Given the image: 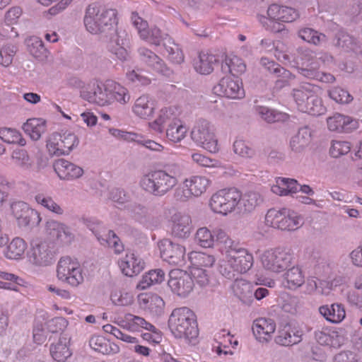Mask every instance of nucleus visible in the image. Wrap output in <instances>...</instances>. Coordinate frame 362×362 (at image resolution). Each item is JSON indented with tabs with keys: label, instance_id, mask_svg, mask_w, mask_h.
Listing matches in <instances>:
<instances>
[{
	"label": "nucleus",
	"instance_id": "obj_1",
	"mask_svg": "<svg viewBox=\"0 0 362 362\" xmlns=\"http://www.w3.org/2000/svg\"><path fill=\"white\" fill-rule=\"evenodd\" d=\"M195 243L202 248H213L216 244L221 254L218 269L228 279H233L240 274L248 272L254 264L253 255L229 237L219 227L210 230L207 227L198 228L194 235Z\"/></svg>",
	"mask_w": 362,
	"mask_h": 362
},
{
	"label": "nucleus",
	"instance_id": "obj_2",
	"mask_svg": "<svg viewBox=\"0 0 362 362\" xmlns=\"http://www.w3.org/2000/svg\"><path fill=\"white\" fill-rule=\"evenodd\" d=\"M117 15L115 9L93 4L86 8L84 25L90 33L109 37L108 50L119 60L124 62L129 58L124 47L128 35L124 29L117 28Z\"/></svg>",
	"mask_w": 362,
	"mask_h": 362
},
{
	"label": "nucleus",
	"instance_id": "obj_3",
	"mask_svg": "<svg viewBox=\"0 0 362 362\" xmlns=\"http://www.w3.org/2000/svg\"><path fill=\"white\" fill-rule=\"evenodd\" d=\"M264 202L262 195L257 191L242 193L237 188L221 189L214 193L209 200V207L215 213L227 216L233 212L249 214Z\"/></svg>",
	"mask_w": 362,
	"mask_h": 362
},
{
	"label": "nucleus",
	"instance_id": "obj_4",
	"mask_svg": "<svg viewBox=\"0 0 362 362\" xmlns=\"http://www.w3.org/2000/svg\"><path fill=\"white\" fill-rule=\"evenodd\" d=\"M182 175V168L179 163H168L163 169L151 170L143 175L139 186L147 193L163 197L177 186Z\"/></svg>",
	"mask_w": 362,
	"mask_h": 362
},
{
	"label": "nucleus",
	"instance_id": "obj_5",
	"mask_svg": "<svg viewBox=\"0 0 362 362\" xmlns=\"http://www.w3.org/2000/svg\"><path fill=\"white\" fill-rule=\"evenodd\" d=\"M81 96L88 103L100 107H107L115 103L126 105L131 99L128 89L112 80L94 83L91 87L82 90Z\"/></svg>",
	"mask_w": 362,
	"mask_h": 362
},
{
	"label": "nucleus",
	"instance_id": "obj_6",
	"mask_svg": "<svg viewBox=\"0 0 362 362\" xmlns=\"http://www.w3.org/2000/svg\"><path fill=\"white\" fill-rule=\"evenodd\" d=\"M317 90L318 88L310 83H302L293 89L291 95L299 111L315 116L326 112L327 108Z\"/></svg>",
	"mask_w": 362,
	"mask_h": 362
},
{
	"label": "nucleus",
	"instance_id": "obj_7",
	"mask_svg": "<svg viewBox=\"0 0 362 362\" xmlns=\"http://www.w3.org/2000/svg\"><path fill=\"white\" fill-rule=\"evenodd\" d=\"M168 327L176 338L191 340L198 335L195 315L187 307L177 308L172 311L168 319Z\"/></svg>",
	"mask_w": 362,
	"mask_h": 362
},
{
	"label": "nucleus",
	"instance_id": "obj_8",
	"mask_svg": "<svg viewBox=\"0 0 362 362\" xmlns=\"http://www.w3.org/2000/svg\"><path fill=\"white\" fill-rule=\"evenodd\" d=\"M293 259L291 250L284 247L264 250L258 256L261 267L267 272L276 274L287 269L291 265Z\"/></svg>",
	"mask_w": 362,
	"mask_h": 362
},
{
	"label": "nucleus",
	"instance_id": "obj_9",
	"mask_svg": "<svg viewBox=\"0 0 362 362\" xmlns=\"http://www.w3.org/2000/svg\"><path fill=\"white\" fill-rule=\"evenodd\" d=\"M300 17L298 10L294 8L272 4L267 9V16H261L259 18L261 24L273 33H279L285 29L283 23H291Z\"/></svg>",
	"mask_w": 362,
	"mask_h": 362
},
{
	"label": "nucleus",
	"instance_id": "obj_10",
	"mask_svg": "<svg viewBox=\"0 0 362 362\" xmlns=\"http://www.w3.org/2000/svg\"><path fill=\"white\" fill-rule=\"evenodd\" d=\"M267 226L282 230H296L303 224V218L294 211L287 209H269L265 216Z\"/></svg>",
	"mask_w": 362,
	"mask_h": 362
},
{
	"label": "nucleus",
	"instance_id": "obj_11",
	"mask_svg": "<svg viewBox=\"0 0 362 362\" xmlns=\"http://www.w3.org/2000/svg\"><path fill=\"white\" fill-rule=\"evenodd\" d=\"M191 139L197 146L211 153L219 151L218 141L214 126L207 120H199L191 131Z\"/></svg>",
	"mask_w": 362,
	"mask_h": 362
},
{
	"label": "nucleus",
	"instance_id": "obj_12",
	"mask_svg": "<svg viewBox=\"0 0 362 362\" xmlns=\"http://www.w3.org/2000/svg\"><path fill=\"white\" fill-rule=\"evenodd\" d=\"M84 276L83 269L76 259L64 256L58 261L57 276L59 280L77 287L84 281Z\"/></svg>",
	"mask_w": 362,
	"mask_h": 362
},
{
	"label": "nucleus",
	"instance_id": "obj_13",
	"mask_svg": "<svg viewBox=\"0 0 362 362\" xmlns=\"http://www.w3.org/2000/svg\"><path fill=\"white\" fill-rule=\"evenodd\" d=\"M83 221L84 224L95 234L102 245L112 248L116 254H120L124 251V245L114 231L107 230L103 225L95 218H84Z\"/></svg>",
	"mask_w": 362,
	"mask_h": 362
},
{
	"label": "nucleus",
	"instance_id": "obj_14",
	"mask_svg": "<svg viewBox=\"0 0 362 362\" xmlns=\"http://www.w3.org/2000/svg\"><path fill=\"white\" fill-rule=\"evenodd\" d=\"M211 181L204 176H192L183 182L182 187L176 188L175 198L180 202H187L192 197H199L209 187Z\"/></svg>",
	"mask_w": 362,
	"mask_h": 362
},
{
	"label": "nucleus",
	"instance_id": "obj_15",
	"mask_svg": "<svg viewBox=\"0 0 362 362\" xmlns=\"http://www.w3.org/2000/svg\"><path fill=\"white\" fill-rule=\"evenodd\" d=\"M131 22L137 30L139 37L151 45L159 46L163 41L168 40L169 38L168 34L158 27L149 28L148 22L140 17L136 12L132 13Z\"/></svg>",
	"mask_w": 362,
	"mask_h": 362
},
{
	"label": "nucleus",
	"instance_id": "obj_16",
	"mask_svg": "<svg viewBox=\"0 0 362 362\" xmlns=\"http://www.w3.org/2000/svg\"><path fill=\"white\" fill-rule=\"evenodd\" d=\"M11 209L19 228L37 226L41 221L40 214L25 202H14L11 204Z\"/></svg>",
	"mask_w": 362,
	"mask_h": 362
},
{
	"label": "nucleus",
	"instance_id": "obj_17",
	"mask_svg": "<svg viewBox=\"0 0 362 362\" xmlns=\"http://www.w3.org/2000/svg\"><path fill=\"white\" fill-rule=\"evenodd\" d=\"M168 285L174 294L185 298L192 291L194 281L187 272L173 269L169 273Z\"/></svg>",
	"mask_w": 362,
	"mask_h": 362
},
{
	"label": "nucleus",
	"instance_id": "obj_18",
	"mask_svg": "<svg viewBox=\"0 0 362 362\" xmlns=\"http://www.w3.org/2000/svg\"><path fill=\"white\" fill-rule=\"evenodd\" d=\"M213 91L217 95L235 100L242 99L245 95L242 82L231 76L222 78L214 86Z\"/></svg>",
	"mask_w": 362,
	"mask_h": 362
},
{
	"label": "nucleus",
	"instance_id": "obj_19",
	"mask_svg": "<svg viewBox=\"0 0 362 362\" xmlns=\"http://www.w3.org/2000/svg\"><path fill=\"white\" fill-rule=\"evenodd\" d=\"M163 259L172 265H184L185 263V247L178 243L165 239L158 243Z\"/></svg>",
	"mask_w": 362,
	"mask_h": 362
},
{
	"label": "nucleus",
	"instance_id": "obj_20",
	"mask_svg": "<svg viewBox=\"0 0 362 362\" xmlns=\"http://www.w3.org/2000/svg\"><path fill=\"white\" fill-rule=\"evenodd\" d=\"M271 190L274 194L279 196H286L298 191L308 195H313L315 193L310 186L300 185L296 180L286 177L276 178V184L272 186Z\"/></svg>",
	"mask_w": 362,
	"mask_h": 362
},
{
	"label": "nucleus",
	"instance_id": "obj_21",
	"mask_svg": "<svg viewBox=\"0 0 362 362\" xmlns=\"http://www.w3.org/2000/svg\"><path fill=\"white\" fill-rule=\"evenodd\" d=\"M138 54L140 60L155 72L170 76L173 71L165 62L156 53L146 47H141L138 49Z\"/></svg>",
	"mask_w": 362,
	"mask_h": 362
},
{
	"label": "nucleus",
	"instance_id": "obj_22",
	"mask_svg": "<svg viewBox=\"0 0 362 362\" xmlns=\"http://www.w3.org/2000/svg\"><path fill=\"white\" fill-rule=\"evenodd\" d=\"M62 245L70 244L74 235L66 225L57 221H47V240Z\"/></svg>",
	"mask_w": 362,
	"mask_h": 362
},
{
	"label": "nucleus",
	"instance_id": "obj_23",
	"mask_svg": "<svg viewBox=\"0 0 362 362\" xmlns=\"http://www.w3.org/2000/svg\"><path fill=\"white\" fill-rule=\"evenodd\" d=\"M171 232L173 236L180 238H188L193 230L191 216L185 213H175L170 218Z\"/></svg>",
	"mask_w": 362,
	"mask_h": 362
},
{
	"label": "nucleus",
	"instance_id": "obj_24",
	"mask_svg": "<svg viewBox=\"0 0 362 362\" xmlns=\"http://www.w3.org/2000/svg\"><path fill=\"white\" fill-rule=\"evenodd\" d=\"M276 328L275 321L272 318L259 317L252 323V332L256 339L259 342L269 341Z\"/></svg>",
	"mask_w": 362,
	"mask_h": 362
},
{
	"label": "nucleus",
	"instance_id": "obj_25",
	"mask_svg": "<svg viewBox=\"0 0 362 362\" xmlns=\"http://www.w3.org/2000/svg\"><path fill=\"white\" fill-rule=\"evenodd\" d=\"M139 307L153 317H159L164 313L165 302L157 294L141 293L138 296Z\"/></svg>",
	"mask_w": 362,
	"mask_h": 362
},
{
	"label": "nucleus",
	"instance_id": "obj_26",
	"mask_svg": "<svg viewBox=\"0 0 362 362\" xmlns=\"http://www.w3.org/2000/svg\"><path fill=\"white\" fill-rule=\"evenodd\" d=\"M301 340L302 332L289 324L279 326L274 338L275 343L282 346H293Z\"/></svg>",
	"mask_w": 362,
	"mask_h": 362
},
{
	"label": "nucleus",
	"instance_id": "obj_27",
	"mask_svg": "<svg viewBox=\"0 0 362 362\" xmlns=\"http://www.w3.org/2000/svg\"><path fill=\"white\" fill-rule=\"evenodd\" d=\"M316 341L321 345L339 348L344 343V336L333 327H323L315 332Z\"/></svg>",
	"mask_w": 362,
	"mask_h": 362
},
{
	"label": "nucleus",
	"instance_id": "obj_28",
	"mask_svg": "<svg viewBox=\"0 0 362 362\" xmlns=\"http://www.w3.org/2000/svg\"><path fill=\"white\" fill-rule=\"evenodd\" d=\"M53 168L61 180H72L79 178L83 174V170L81 167L65 159L56 160Z\"/></svg>",
	"mask_w": 362,
	"mask_h": 362
},
{
	"label": "nucleus",
	"instance_id": "obj_29",
	"mask_svg": "<svg viewBox=\"0 0 362 362\" xmlns=\"http://www.w3.org/2000/svg\"><path fill=\"white\" fill-rule=\"evenodd\" d=\"M122 272L127 276H133L139 274L144 268V262L134 252H129L119 262Z\"/></svg>",
	"mask_w": 362,
	"mask_h": 362
},
{
	"label": "nucleus",
	"instance_id": "obj_30",
	"mask_svg": "<svg viewBox=\"0 0 362 362\" xmlns=\"http://www.w3.org/2000/svg\"><path fill=\"white\" fill-rule=\"evenodd\" d=\"M281 284L285 288L296 290L305 283V276L300 267L296 265L285 270Z\"/></svg>",
	"mask_w": 362,
	"mask_h": 362
},
{
	"label": "nucleus",
	"instance_id": "obj_31",
	"mask_svg": "<svg viewBox=\"0 0 362 362\" xmlns=\"http://www.w3.org/2000/svg\"><path fill=\"white\" fill-rule=\"evenodd\" d=\"M313 132L308 127L300 128L298 132L292 136L289 141V147L295 153H302L312 141Z\"/></svg>",
	"mask_w": 362,
	"mask_h": 362
},
{
	"label": "nucleus",
	"instance_id": "obj_32",
	"mask_svg": "<svg viewBox=\"0 0 362 362\" xmlns=\"http://www.w3.org/2000/svg\"><path fill=\"white\" fill-rule=\"evenodd\" d=\"M60 142H54L50 141V146L53 147V151L49 148V153L55 156L68 155L71 151L78 144V139L74 134L69 133L64 134Z\"/></svg>",
	"mask_w": 362,
	"mask_h": 362
},
{
	"label": "nucleus",
	"instance_id": "obj_33",
	"mask_svg": "<svg viewBox=\"0 0 362 362\" xmlns=\"http://www.w3.org/2000/svg\"><path fill=\"white\" fill-rule=\"evenodd\" d=\"M154 110V104L148 95H142L136 98L132 107L134 115L142 119L151 118Z\"/></svg>",
	"mask_w": 362,
	"mask_h": 362
},
{
	"label": "nucleus",
	"instance_id": "obj_34",
	"mask_svg": "<svg viewBox=\"0 0 362 362\" xmlns=\"http://www.w3.org/2000/svg\"><path fill=\"white\" fill-rule=\"evenodd\" d=\"M89 346L93 351L102 354H115L119 352V346L100 335H93L88 341Z\"/></svg>",
	"mask_w": 362,
	"mask_h": 362
},
{
	"label": "nucleus",
	"instance_id": "obj_35",
	"mask_svg": "<svg viewBox=\"0 0 362 362\" xmlns=\"http://www.w3.org/2000/svg\"><path fill=\"white\" fill-rule=\"evenodd\" d=\"M319 313L327 321L333 324L340 323L346 317L344 305L337 303L321 305Z\"/></svg>",
	"mask_w": 362,
	"mask_h": 362
},
{
	"label": "nucleus",
	"instance_id": "obj_36",
	"mask_svg": "<svg viewBox=\"0 0 362 362\" xmlns=\"http://www.w3.org/2000/svg\"><path fill=\"white\" fill-rule=\"evenodd\" d=\"M232 290L243 303L250 305L253 302V286L247 280L236 279L233 284Z\"/></svg>",
	"mask_w": 362,
	"mask_h": 362
},
{
	"label": "nucleus",
	"instance_id": "obj_37",
	"mask_svg": "<svg viewBox=\"0 0 362 362\" xmlns=\"http://www.w3.org/2000/svg\"><path fill=\"white\" fill-rule=\"evenodd\" d=\"M4 251L5 257L11 260H20L24 257L27 249V243L20 237L13 238Z\"/></svg>",
	"mask_w": 362,
	"mask_h": 362
},
{
	"label": "nucleus",
	"instance_id": "obj_38",
	"mask_svg": "<svg viewBox=\"0 0 362 362\" xmlns=\"http://www.w3.org/2000/svg\"><path fill=\"white\" fill-rule=\"evenodd\" d=\"M218 62L217 57L207 52H201L194 60L195 71L201 74H209L214 70V65Z\"/></svg>",
	"mask_w": 362,
	"mask_h": 362
},
{
	"label": "nucleus",
	"instance_id": "obj_39",
	"mask_svg": "<svg viewBox=\"0 0 362 362\" xmlns=\"http://www.w3.org/2000/svg\"><path fill=\"white\" fill-rule=\"evenodd\" d=\"M31 248L28 260L35 267H42L45 263V241L42 238H35L31 242Z\"/></svg>",
	"mask_w": 362,
	"mask_h": 362
},
{
	"label": "nucleus",
	"instance_id": "obj_40",
	"mask_svg": "<svg viewBox=\"0 0 362 362\" xmlns=\"http://www.w3.org/2000/svg\"><path fill=\"white\" fill-rule=\"evenodd\" d=\"M261 64L264 66L271 73L283 76V78L276 80V88H281L288 85V79L293 78V76L290 73V71L284 69L279 64H276L273 61H270L267 58H262Z\"/></svg>",
	"mask_w": 362,
	"mask_h": 362
},
{
	"label": "nucleus",
	"instance_id": "obj_41",
	"mask_svg": "<svg viewBox=\"0 0 362 362\" xmlns=\"http://www.w3.org/2000/svg\"><path fill=\"white\" fill-rule=\"evenodd\" d=\"M307 66V68L299 69V73L302 76L323 83H333L335 81L332 74L319 71L315 62H310Z\"/></svg>",
	"mask_w": 362,
	"mask_h": 362
},
{
	"label": "nucleus",
	"instance_id": "obj_42",
	"mask_svg": "<svg viewBox=\"0 0 362 362\" xmlns=\"http://www.w3.org/2000/svg\"><path fill=\"white\" fill-rule=\"evenodd\" d=\"M23 129L33 140H38L45 132V120L42 118H32L23 125Z\"/></svg>",
	"mask_w": 362,
	"mask_h": 362
},
{
	"label": "nucleus",
	"instance_id": "obj_43",
	"mask_svg": "<svg viewBox=\"0 0 362 362\" xmlns=\"http://www.w3.org/2000/svg\"><path fill=\"white\" fill-rule=\"evenodd\" d=\"M187 130V126L182 121L179 119H174L166 129V136L170 141L177 143L186 136Z\"/></svg>",
	"mask_w": 362,
	"mask_h": 362
},
{
	"label": "nucleus",
	"instance_id": "obj_44",
	"mask_svg": "<svg viewBox=\"0 0 362 362\" xmlns=\"http://www.w3.org/2000/svg\"><path fill=\"white\" fill-rule=\"evenodd\" d=\"M128 210L135 220L146 227L151 226L152 216L151 210L148 207L143 204L135 203L128 205Z\"/></svg>",
	"mask_w": 362,
	"mask_h": 362
},
{
	"label": "nucleus",
	"instance_id": "obj_45",
	"mask_svg": "<svg viewBox=\"0 0 362 362\" xmlns=\"http://www.w3.org/2000/svg\"><path fill=\"white\" fill-rule=\"evenodd\" d=\"M165 279V273L160 269L151 270L142 276L136 288L139 290H145L153 284H158Z\"/></svg>",
	"mask_w": 362,
	"mask_h": 362
},
{
	"label": "nucleus",
	"instance_id": "obj_46",
	"mask_svg": "<svg viewBox=\"0 0 362 362\" xmlns=\"http://www.w3.org/2000/svg\"><path fill=\"white\" fill-rule=\"evenodd\" d=\"M123 322L125 323L124 327L132 332H138L141 329H153V325L144 318L131 313L124 315Z\"/></svg>",
	"mask_w": 362,
	"mask_h": 362
},
{
	"label": "nucleus",
	"instance_id": "obj_47",
	"mask_svg": "<svg viewBox=\"0 0 362 362\" xmlns=\"http://www.w3.org/2000/svg\"><path fill=\"white\" fill-rule=\"evenodd\" d=\"M352 122L354 120L351 117L339 113H335L327 119L328 129L332 132L347 130L349 129L348 125Z\"/></svg>",
	"mask_w": 362,
	"mask_h": 362
},
{
	"label": "nucleus",
	"instance_id": "obj_48",
	"mask_svg": "<svg viewBox=\"0 0 362 362\" xmlns=\"http://www.w3.org/2000/svg\"><path fill=\"white\" fill-rule=\"evenodd\" d=\"M222 69L228 71L233 76L245 72L246 66L242 59L235 55L226 56L222 64Z\"/></svg>",
	"mask_w": 362,
	"mask_h": 362
},
{
	"label": "nucleus",
	"instance_id": "obj_49",
	"mask_svg": "<svg viewBox=\"0 0 362 362\" xmlns=\"http://www.w3.org/2000/svg\"><path fill=\"white\" fill-rule=\"evenodd\" d=\"M168 54V59L173 64H180L184 62L185 57L179 45L175 44L173 39L168 38L163 44Z\"/></svg>",
	"mask_w": 362,
	"mask_h": 362
},
{
	"label": "nucleus",
	"instance_id": "obj_50",
	"mask_svg": "<svg viewBox=\"0 0 362 362\" xmlns=\"http://www.w3.org/2000/svg\"><path fill=\"white\" fill-rule=\"evenodd\" d=\"M298 36L303 40L315 45H320L327 41V37L325 34L309 28L300 30Z\"/></svg>",
	"mask_w": 362,
	"mask_h": 362
},
{
	"label": "nucleus",
	"instance_id": "obj_51",
	"mask_svg": "<svg viewBox=\"0 0 362 362\" xmlns=\"http://www.w3.org/2000/svg\"><path fill=\"white\" fill-rule=\"evenodd\" d=\"M189 259L196 267H210L213 266L216 260L214 255L199 252H190Z\"/></svg>",
	"mask_w": 362,
	"mask_h": 362
},
{
	"label": "nucleus",
	"instance_id": "obj_52",
	"mask_svg": "<svg viewBox=\"0 0 362 362\" xmlns=\"http://www.w3.org/2000/svg\"><path fill=\"white\" fill-rule=\"evenodd\" d=\"M0 139L8 144H18L21 146H24L26 144L21 133L14 129L1 128Z\"/></svg>",
	"mask_w": 362,
	"mask_h": 362
},
{
	"label": "nucleus",
	"instance_id": "obj_53",
	"mask_svg": "<svg viewBox=\"0 0 362 362\" xmlns=\"http://www.w3.org/2000/svg\"><path fill=\"white\" fill-rule=\"evenodd\" d=\"M50 354L54 360L58 362H64L71 353L65 343L59 341L56 344H52L50 346Z\"/></svg>",
	"mask_w": 362,
	"mask_h": 362
},
{
	"label": "nucleus",
	"instance_id": "obj_54",
	"mask_svg": "<svg viewBox=\"0 0 362 362\" xmlns=\"http://www.w3.org/2000/svg\"><path fill=\"white\" fill-rule=\"evenodd\" d=\"M336 45L346 51L356 52L358 45L357 40L348 33L341 31L337 34Z\"/></svg>",
	"mask_w": 362,
	"mask_h": 362
},
{
	"label": "nucleus",
	"instance_id": "obj_55",
	"mask_svg": "<svg viewBox=\"0 0 362 362\" xmlns=\"http://www.w3.org/2000/svg\"><path fill=\"white\" fill-rule=\"evenodd\" d=\"M16 46L11 44H6L0 47V65L8 67L13 62L17 52Z\"/></svg>",
	"mask_w": 362,
	"mask_h": 362
},
{
	"label": "nucleus",
	"instance_id": "obj_56",
	"mask_svg": "<svg viewBox=\"0 0 362 362\" xmlns=\"http://www.w3.org/2000/svg\"><path fill=\"white\" fill-rule=\"evenodd\" d=\"M256 111L262 119L268 123H273L284 119V115L265 106H257Z\"/></svg>",
	"mask_w": 362,
	"mask_h": 362
},
{
	"label": "nucleus",
	"instance_id": "obj_57",
	"mask_svg": "<svg viewBox=\"0 0 362 362\" xmlns=\"http://www.w3.org/2000/svg\"><path fill=\"white\" fill-rule=\"evenodd\" d=\"M29 52L35 58L42 56L45 49L42 40L37 36H31L26 40Z\"/></svg>",
	"mask_w": 362,
	"mask_h": 362
},
{
	"label": "nucleus",
	"instance_id": "obj_58",
	"mask_svg": "<svg viewBox=\"0 0 362 362\" xmlns=\"http://www.w3.org/2000/svg\"><path fill=\"white\" fill-rule=\"evenodd\" d=\"M112 302L118 306H127L134 301L133 295L127 291L122 290H115L111 293Z\"/></svg>",
	"mask_w": 362,
	"mask_h": 362
},
{
	"label": "nucleus",
	"instance_id": "obj_59",
	"mask_svg": "<svg viewBox=\"0 0 362 362\" xmlns=\"http://www.w3.org/2000/svg\"><path fill=\"white\" fill-rule=\"evenodd\" d=\"M329 97L337 103L346 104L353 100L349 93L340 87H333L328 90Z\"/></svg>",
	"mask_w": 362,
	"mask_h": 362
},
{
	"label": "nucleus",
	"instance_id": "obj_60",
	"mask_svg": "<svg viewBox=\"0 0 362 362\" xmlns=\"http://www.w3.org/2000/svg\"><path fill=\"white\" fill-rule=\"evenodd\" d=\"M233 150L235 154L245 158H251L255 154V150L242 139H237L234 141Z\"/></svg>",
	"mask_w": 362,
	"mask_h": 362
},
{
	"label": "nucleus",
	"instance_id": "obj_61",
	"mask_svg": "<svg viewBox=\"0 0 362 362\" xmlns=\"http://www.w3.org/2000/svg\"><path fill=\"white\" fill-rule=\"evenodd\" d=\"M351 144L348 141H332L329 153L334 158H339L347 154L351 151Z\"/></svg>",
	"mask_w": 362,
	"mask_h": 362
},
{
	"label": "nucleus",
	"instance_id": "obj_62",
	"mask_svg": "<svg viewBox=\"0 0 362 362\" xmlns=\"http://www.w3.org/2000/svg\"><path fill=\"white\" fill-rule=\"evenodd\" d=\"M191 158L194 163L202 167L218 168L221 166V163L218 160L210 158L198 152L192 153Z\"/></svg>",
	"mask_w": 362,
	"mask_h": 362
},
{
	"label": "nucleus",
	"instance_id": "obj_63",
	"mask_svg": "<svg viewBox=\"0 0 362 362\" xmlns=\"http://www.w3.org/2000/svg\"><path fill=\"white\" fill-rule=\"evenodd\" d=\"M305 56L308 57V59H305L308 64L310 62H315V66H317V69L320 67V64L324 66H330L334 62L333 57L327 53L320 54V56L316 59V61L313 60V53L309 50L305 51Z\"/></svg>",
	"mask_w": 362,
	"mask_h": 362
},
{
	"label": "nucleus",
	"instance_id": "obj_64",
	"mask_svg": "<svg viewBox=\"0 0 362 362\" xmlns=\"http://www.w3.org/2000/svg\"><path fill=\"white\" fill-rule=\"evenodd\" d=\"M109 199L120 207L129 202L130 196L124 189L114 188L109 192Z\"/></svg>",
	"mask_w": 362,
	"mask_h": 362
}]
</instances>
